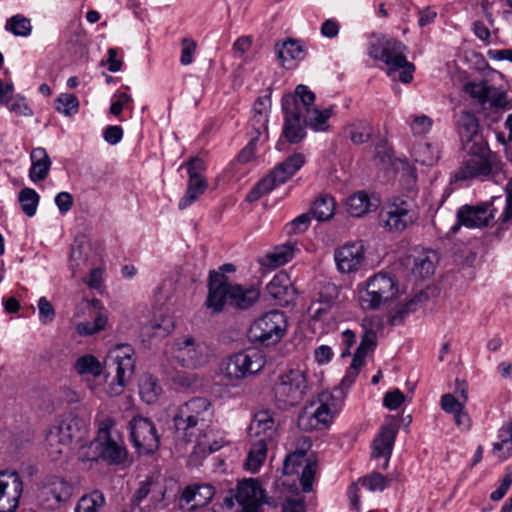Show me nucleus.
I'll return each instance as SVG.
<instances>
[{"label":"nucleus","mask_w":512,"mask_h":512,"mask_svg":"<svg viewBox=\"0 0 512 512\" xmlns=\"http://www.w3.org/2000/svg\"><path fill=\"white\" fill-rule=\"evenodd\" d=\"M214 416V407L206 397H192L180 404L172 416L177 439L193 443L202 450L215 451L217 448H212L208 441Z\"/></svg>","instance_id":"obj_1"},{"label":"nucleus","mask_w":512,"mask_h":512,"mask_svg":"<svg viewBox=\"0 0 512 512\" xmlns=\"http://www.w3.org/2000/svg\"><path fill=\"white\" fill-rule=\"evenodd\" d=\"M260 291L253 285L230 284L226 276L213 273L208 283V296L206 306L214 313H219L226 304L246 310L252 307L259 299Z\"/></svg>","instance_id":"obj_2"},{"label":"nucleus","mask_w":512,"mask_h":512,"mask_svg":"<svg viewBox=\"0 0 512 512\" xmlns=\"http://www.w3.org/2000/svg\"><path fill=\"white\" fill-rule=\"evenodd\" d=\"M416 189L392 196L379 213V223L390 233H402L414 225L420 216Z\"/></svg>","instance_id":"obj_3"},{"label":"nucleus","mask_w":512,"mask_h":512,"mask_svg":"<svg viewBox=\"0 0 512 512\" xmlns=\"http://www.w3.org/2000/svg\"><path fill=\"white\" fill-rule=\"evenodd\" d=\"M87 427L83 419L69 414L57 425L52 426L46 434V450L52 460L66 455L73 443H80L81 450L86 448Z\"/></svg>","instance_id":"obj_4"},{"label":"nucleus","mask_w":512,"mask_h":512,"mask_svg":"<svg viewBox=\"0 0 512 512\" xmlns=\"http://www.w3.org/2000/svg\"><path fill=\"white\" fill-rule=\"evenodd\" d=\"M309 388L305 370L291 368L280 374L275 381L272 393L275 405L282 410L298 405Z\"/></svg>","instance_id":"obj_5"},{"label":"nucleus","mask_w":512,"mask_h":512,"mask_svg":"<svg viewBox=\"0 0 512 512\" xmlns=\"http://www.w3.org/2000/svg\"><path fill=\"white\" fill-rule=\"evenodd\" d=\"M133 356L134 349L128 344L117 345L108 353L104 367L108 375L115 374L108 391L110 396L120 395L131 380L135 369Z\"/></svg>","instance_id":"obj_6"},{"label":"nucleus","mask_w":512,"mask_h":512,"mask_svg":"<svg viewBox=\"0 0 512 512\" xmlns=\"http://www.w3.org/2000/svg\"><path fill=\"white\" fill-rule=\"evenodd\" d=\"M470 157L464 160L454 174L456 181L485 179L492 175L494 178L503 173L504 164L498 160L489 147L481 153L466 152Z\"/></svg>","instance_id":"obj_7"},{"label":"nucleus","mask_w":512,"mask_h":512,"mask_svg":"<svg viewBox=\"0 0 512 512\" xmlns=\"http://www.w3.org/2000/svg\"><path fill=\"white\" fill-rule=\"evenodd\" d=\"M287 330L283 312L273 310L256 319L249 328V340L258 346L269 347L281 341Z\"/></svg>","instance_id":"obj_8"},{"label":"nucleus","mask_w":512,"mask_h":512,"mask_svg":"<svg viewBox=\"0 0 512 512\" xmlns=\"http://www.w3.org/2000/svg\"><path fill=\"white\" fill-rule=\"evenodd\" d=\"M398 292L396 280L385 272H379L367 280L359 290V303L363 310H376L392 300Z\"/></svg>","instance_id":"obj_9"},{"label":"nucleus","mask_w":512,"mask_h":512,"mask_svg":"<svg viewBox=\"0 0 512 512\" xmlns=\"http://www.w3.org/2000/svg\"><path fill=\"white\" fill-rule=\"evenodd\" d=\"M305 163V156L302 153H295L286 160L279 163L265 178L248 193L247 201L253 202L263 195L271 192L274 188L289 180Z\"/></svg>","instance_id":"obj_10"},{"label":"nucleus","mask_w":512,"mask_h":512,"mask_svg":"<svg viewBox=\"0 0 512 512\" xmlns=\"http://www.w3.org/2000/svg\"><path fill=\"white\" fill-rule=\"evenodd\" d=\"M265 366L263 355L256 350H244L227 357L221 372L230 381L241 380L259 373Z\"/></svg>","instance_id":"obj_11"},{"label":"nucleus","mask_w":512,"mask_h":512,"mask_svg":"<svg viewBox=\"0 0 512 512\" xmlns=\"http://www.w3.org/2000/svg\"><path fill=\"white\" fill-rule=\"evenodd\" d=\"M333 406L334 399L329 395H321L317 401L310 402L299 414V428L304 431L327 428L334 417Z\"/></svg>","instance_id":"obj_12"},{"label":"nucleus","mask_w":512,"mask_h":512,"mask_svg":"<svg viewBox=\"0 0 512 512\" xmlns=\"http://www.w3.org/2000/svg\"><path fill=\"white\" fill-rule=\"evenodd\" d=\"M130 439L139 454H153L160 445V437L153 421L149 418L137 415L129 424Z\"/></svg>","instance_id":"obj_13"},{"label":"nucleus","mask_w":512,"mask_h":512,"mask_svg":"<svg viewBox=\"0 0 512 512\" xmlns=\"http://www.w3.org/2000/svg\"><path fill=\"white\" fill-rule=\"evenodd\" d=\"M406 49L401 41L388 36H381L371 44L369 55L384 62L388 66L389 72H392L399 70L406 63Z\"/></svg>","instance_id":"obj_14"},{"label":"nucleus","mask_w":512,"mask_h":512,"mask_svg":"<svg viewBox=\"0 0 512 512\" xmlns=\"http://www.w3.org/2000/svg\"><path fill=\"white\" fill-rule=\"evenodd\" d=\"M174 358L183 367L198 368L208 362V347L191 336L178 339L173 345Z\"/></svg>","instance_id":"obj_15"},{"label":"nucleus","mask_w":512,"mask_h":512,"mask_svg":"<svg viewBox=\"0 0 512 512\" xmlns=\"http://www.w3.org/2000/svg\"><path fill=\"white\" fill-rule=\"evenodd\" d=\"M457 222L451 228L457 232L460 226L480 228L489 226L492 222L500 223L496 218V208L492 203H482L475 206L463 205L456 213Z\"/></svg>","instance_id":"obj_16"},{"label":"nucleus","mask_w":512,"mask_h":512,"mask_svg":"<svg viewBox=\"0 0 512 512\" xmlns=\"http://www.w3.org/2000/svg\"><path fill=\"white\" fill-rule=\"evenodd\" d=\"M95 448L97 452L93 453V455L79 452V459L81 461L102 460L109 465H121L125 463L128 457V451L120 435L95 441Z\"/></svg>","instance_id":"obj_17"},{"label":"nucleus","mask_w":512,"mask_h":512,"mask_svg":"<svg viewBox=\"0 0 512 512\" xmlns=\"http://www.w3.org/2000/svg\"><path fill=\"white\" fill-rule=\"evenodd\" d=\"M458 134L462 149L465 152H482L486 150L488 143L479 131V123L476 116L469 111H461L457 121Z\"/></svg>","instance_id":"obj_18"},{"label":"nucleus","mask_w":512,"mask_h":512,"mask_svg":"<svg viewBox=\"0 0 512 512\" xmlns=\"http://www.w3.org/2000/svg\"><path fill=\"white\" fill-rule=\"evenodd\" d=\"M282 111L284 123L282 137L290 144H298L306 137V128L303 115H300L292 97H282Z\"/></svg>","instance_id":"obj_19"},{"label":"nucleus","mask_w":512,"mask_h":512,"mask_svg":"<svg viewBox=\"0 0 512 512\" xmlns=\"http://www.w3.org/2000/svg\"><path fill=\"white\" fill-rule=\"evenodd\" d=\"M22 492L23 483L18 472H0V512H15Z\"/></svg>","instance_id":"obj_20"},{"label":"nucleus","mask_w":512,"mask_h":512,"mask_svg":"<svg viewBox=\"0 0 512 512\" xmlns=\"http://www.w3.org/2000/svg\"><path fill=\"white\" fill-rule=\"evenodd\" d=\"M337 269L341 273H353L360 269L365 260L362 242H353L337 248L334 252Z\"/></svg>","instance_id":"obj_21"},{"label":"nucleus","mask_w":512,"mask_h":512,"mask_svg":"<svg viewBox=\"0 0 512 512\" xmlns=\"http://www.w3.org/2000/svg\"><path fill=\"white\" fill-rule=\"evenodd\" d=\"M215 495V488L211 484H192L184 488L179 499L182 510L195 511L207 505Z\"/></svg>","instance_id":"obj_22"},{"label":"nucleus","mask_w":512,"mask_h":512,"mask_svg":"<svg viewBox=\"0 0 512 512\" xmlns=\"http://www.w3.org/2000/svg\"><path fill=\"white\" fill-rule=\"evenodd\" d=\"M71 495V486L63 478L48 476L39 488V498L48 502V506L54 508L66 501Z\"/></svg>","instance_id":"obj_23"},{"label":"nucleus","mask_w":512,"mask_h":512,"mask_svg":"<svg viewBox=\"0 0 512 512\" xmlns=\"http://www.w3.org/2000/svg\"><path fill=\"white\" fill-rule=\"evenodd\" d=\"M235 498L242 509L258 512L259 505L265 502V491L257 480L247 479L238 483Z\"/></svg>","instance_id":"obj_24"},{"label":"nucleus","mask_w":512,"mask_h":512,"mask_svg":"<svg viewBox=\"0 0 512 512\" xmlns=\"http://www.w3.org/2000/svg\"><path fill=\"white\" fill-rule=\"evenodd\" d=\"M277 427L273 412L270 410L256 412L249 426L250 441L259 439L265 443H270L276 436Z\"/></svg>","instance_id":"obj_25"},{"label":"nucleus","mask_w":512,"mask_h":512,"mask_svg":"<svg viewBox=\"0 0 512 512\" xmlns=\"http://www.w3.org/2000/svg\"><path fill=\"white\" fill-rule=\"evenodd\" d=\"M268 294L280 305L287 306L295 300L296 290L286 272L277 273L267 284Z\"/></svg>","instance_id":"obj_26"},{"label":"nucleus","mask_w":512,"mask_h":512,"mask_svg":"<svg viewBox=\"0 0 512 512\" xmlns=\"http://www.w3.org/2000/svg\"><path fill=\"white\" fill-rule=\"evenodd\" d=\"M396 435L397 427L394 424H388L382 427L381 432L373 441L372 455L375 458H385L383 469L388 467Z\"/></svg>","instance_id":"obj_27"},{"label":"nucleus","mask_w":512,"mask_h":512,"mask_svg":"<svg viewBox=\"0 0 512 512\" xmlns=\"http://www.w3.org/2000/svg\"><path fill=\"white\" fill-rule=\"evenodd\" d=\"M296 251H298L297 244L289 241L274 247L261 259L260 263L262 266L275 269L291 261Z\"/></svg>","instance_id":"obj_28"},{"label":"nucleus","mask_w":512,"mask_h":512,"mask_svg":"<svg viewBox=\"0 0 512 512\" xmlns=\"http://www.w3.org/2000/svg\"><path fill=\"white\" fill-rule=\"evenodd\" d=\"M30 159L31 167L29 177L31 181L38 182L46 179L52 164L46 149L42 147L33 149L30 154Z\"/></svg>","instance_id":"obj_29"},{"label":"nucleus","mask_w":512,"mask_h":512,"mask_svg":"<svg viewBox=\"0 0 512 512\" xmlns=\"http://www.w3.org/2000/svg\"><path fill=\"white\" fill-rule=\"evenodd\" d=\"M334 114V107L330 106L323 110L316 107L304 114L306 125L315 132H326L329 130V119Z\"/></svg>","instance_id":"obj_30"},{"label":"nucleus","mask_w":512,"mask_h":512,"mask_svg":"<svg viewBox=\"0 0 512 512\" xmlns=\"http://www.w3.org/2000/svg\"><path fill=\"white\" fill-rule=\"evenodd\" d=\"M208 188V181L204 178L188 179V185L184 196L178 202V208L184 210L194 202H196L201 195L205 193Z\"/></svg>","instance_id":"obj_31"},{"label":"nucleus","mask_w":512,"mask_h":512,"mask_svg":"<svg viewBox=\"0 0 512 512\" xmlns=\"http://www.w3.org/2000/svg\"><path fill=\"white\" fill-rule=\"evenodd\" d=\"M275 52L283 66L290 60L303 59L305 54V50L301 42L293 39H289L281 44L276 43Z\"/></svg>","instance_id":"obj_32"},{"label":"nucleus","mask_w":512,"mask_h":512,"mask_svg":"<svg viewBox=\"0 0 512 512\" xmlns=\"http://www.w3.org/2000/svg\"><path fill=\"white\" fill-rule=\"evenodd\" d=\"M370 326L371 321L364 319L362 322L364 333L362 335L360 345L356 349V352L353 357L355 358V362L357 363L358 360L364 362V359L368 355V353L373 351L377 345V334Z\"/></svg>","instance_id":"obj_33"},{"label":"nucleus","mask_w":512,"mask_h":512,"mask_svg":"<svg viewBox=\"0 0 512 512\" xmlns=\"http://www.w3.org/2000/svg\"><path fill=\"white\" fill-rule=\"evenodd\" d=\"M174 327L173 319L165 316L149 321L142 327V333L150 338H165L174 330Z\"/></svg>","instance_id":"obj_34"},{"label":"nucleus","mask_w":512,"mask_h":512,"mask_svg":"<svg viewBox=\"0 0 512 512\" xmlns=\"http://www.w3.org/2000/svg\"><path fill=\"white\" fill-rule=\"evenodd\" d=\"M335 200L328 194H321L314 201L310 210L311 215L318 221H327L331 219L335 212Z\"/></svg>","instance_id":"obj_35"},{"label":"nucleus","mask_w":512,"mask_h":512,"mask_svg":"<svg viewBox=\"0 0 512 512\" xmlns=\"http://www.w3.org/2000/svg\"><path fill=\"white\" fill-rule=\"evenodd\" d=\"M283 97H292L299 114L303 116L310 109L315 107V94L306 85L303 84L296 86L294 94H286Z\"/></svg>","instance_id":"obj_36"},{"label":"nucleus","mask_w":512,"mask_h":512,"mask_svg":"<svg viewBox=\"0 0 512 512\" xmlns=\"http://www.w3.org/2000/svg\"><path fill=\"white\" fill-rule=\"evenodd\" d=\"M498 438L499 441L493 444V452L504 461L512 454V421L500 429Z\"/></svg>","instance_id":"obj_37"},{"label":"nucleus","mask_w":512,"mask_h":512,"mask_svg":"<svg viewBox=\"0 0 512 512\" xmlns=\"http://www.w3.org/2000/svg\"><path fill=\"white\" fill-rule=\"evenodd\" d=\"M268 443L263 440L251 441L245 466L247 470L255 473L266 459Z\"/></svg>","instance_id":"obj_38"},{"label":"nucleus","mask_w":512,"mask_h":512,"mask_svg":"<svg viewBox=\"0 0 512 512\" xmlns=\"http://www.w3.org/2000/svg\"><path fill=\"white\" fill-rule=\"evenodd\" d=\"M414 160L422 165L431 166L439 159L437 147L428 142H419L412 150Z\"/></svg>","instance_id":"obj_39"},{"label":"nucleus","mask_w":512,"mask_h":512,"mask_svg":"<svg viewBox=\"0 0 512 512\" xmlns=\"http://www.w3.org/2000/svg\"><path fill=\"white\" fill-rule=\"evenodd\" d=\"M348 213L353 217H361L371 210L370 199L365 192H357L346 201Z\"/></svg>","instance_id":"obj_40"},{"label":"nucleus","mask_w":512,"mask_h":512,"mask_svg":"<svg viewBox=\"0 0 512 512\" xmlns=\"http://www.w3.org/2000/svg\"><path fill=\"white\" fill-rule=\"evenodd\" d=\"M162 389L156 378L152 375H145L139 383V394L143 401L148 404L154 403Z\"/></svg>","instance_id":"obj_41"},{"label":"nucleus","mask_w":512,"mask_h":512,"mask_svg":"<svg viewBox=\"0 0 512 512\" xmlns=\"http://www.w3.org/2000/svg\"><path fill=\"white\" fill-rule=\"evenodd\" d=\"M74 369L79 375L89 374L94 377H99L103 372L100 361L90 354L79 357L75 361Z\"/></svg>","instance_id":"obj_42"},{"label":"nucleus","mask_w":512,"mask_h":512,"mask_svg":"<svg viewBox=\"0 0 512 512\" xmlns=\"http://www.w3.org/2000/svg\"><path fill=\"white\" fill-rule=\"evenodd\" d=\"M104 504V494L99 490H94L80 498L75 507V512H97Z\"/></svg>","instance_id":"obj_43"},{"label":"nucleus","mask_w":512,"mask_h":512,"mask_svg":"<svg viewBox=\"0 0 512 512\" xmlns=\"http://www.w3.org/2000/svg\"><path fill=\"white\" fill-rule=\"evenodd\" d=\"M39 200V194L32 188L25 187L18 193L21 210L28 217H33L36 214Z\"/></svg>","instance_id":"obj_44"},{"label":"nucleus","mask_w":512,"mask_h":512,"mask_svg":"<svg viewBox=\"0 0 512 512\" xmlns=\"http://www.w3.org/2000/svg\"><path fill=\"white\" fill-rule=\"evenodd\" d=\"M350 140L356 144H364L369 141L372 136L373 129L366 121H356L346 128Z\"/></svg>","instance_id":"obj_45"},{"label":"nucleus","mask_w":512,"mask_h":512,"mask_svg":"<svg viewBox=\"0 0 512 512\" xmlns=\"http://www.w3.org/2000/svg\"><path fill=\"white\" fill-rule=\"evenodd\" d=\"M435 254L421 253L414 257L412 272L415 276L420 278H427L434 273Z\"/></svg>","instance_id":"obj_46"},{"label":"nucleus","mask_w":512,"mask_h":512,"mask_svg":"<svg viewBox=\"0 0 512 512\" xmlns=\"http://www.w3.org/2000/svg\"><path fill=\"white\" fill-rule=\"evenodd\" d=\"M107 316L98 312L93 322H81L76 325V332L80 336H90L105 329Z\"/></svg>","instance_id":"obj_47"},{"label":"nucleus","mask_w":512,"mask_h":512,"mask_svg":"<svg viewBox=\"0 0 512 512\" xmlns=\"http://www.w3.org/2000/svg\"><path fill=\"white\" fill-rule=\"evenodd\" d=\"M55 109L65 116L74 115L79 109L78 98L69 93L60 94L55 100Z\"/></svg>","instance_id":"obj_48"},{"label":"nucleus","mask_w":512,"mask_h":512,"mask_svg":"<svg viewBox=\"0 0 512 512\" xmlns=\"http://www.w3.org/2000/svg\"><path fill=\"white\" fill-rule=\"evenodd\" d=\"M6 30L12 32L15 36L26 37L31 34L30 20L20 14L11 17L5 26Z\"/></svg>","instance_id":"obj_49"},{"label":"nucleus","mask_w":512,"mask_h":512,"mask_svg":"<svg viewBox=\"0 0 512 512\" xmlns=\"http://www.w3.org/2000/svg\"><path fill=\"white\" fill-rule=\"evenodd\" d=\"M317 470V460L314 456H309L302 469L300 483L305 493L312 491L313 481Z\"/></svg>","instance_id":"obj_50"},{"label":"nucleus","mask_w":512,"mask_h":512,"mask_svg":"<svg viewBox=\"0 0 512 512\" xmlns=\"http://www.w3.org/2000/svg\"><path fill=\"white\" fill-rule=\"evenodd\" d=\"M490 85L486 81L468 82L464 85V91L480 104L488 102Z\"/></svg>","instance_id":"obj_51"},{"label":"nucleus","mask_w":512,"mask_h":512,"mask_svg":"<svg viewBox=\"0 0 512 512\" xmlns=\"http://www.w3.org/2000/svg\"><path fill=\"white\" fill-rule=\"evenodd\" d=\"M360 481L369 491H383L389 485L391 479L378 472H372L361 478Z\"/></svg>","instance_id":"obj_52"},{"label":"nucleus","mask_w":512,"mask_h":512,"mask_svg":"<svg viewBox=\"0 0 512 512\" xmlns=\"http://www.w3.org/2000/svg\"><path fill=\"white\" fill-rule=\"evenodd\" d=\"M411 132L415 136L427 134L433 125V120L427 115H413L409 122Z\"/></svg>","instance_id":"obj_53"},{"label":"nucleus","mask_w":512,"mask_h":512,"mask_svg":"<svg viewBox=\"0 0 512 512\" xmlns=\"http://www.w3.org/2000/svg\"><path fill=\"white\" fill-rule=\"evenodd\" d=\"M488 102L490 107L493 109H510L512 104L508 99V95L505 91L490 86Z\"/></svg>","instance_id":"obj_54"},{"label":"nucleus","mask_w":512,"mask_h":512,"mask_svg":"<svg viewBox=\"0 0 512 512\" xmlns=\"http://www.w3.org/2000/svg\"><path fill=\"white\" fill-rule=\"evenodd\" d=\"M306 452L303 450H296L286 456L283 462V473L285 475H292L297 472V469L302 466L305 461Z\"/></svg>","instance_id":"obj_55"},{"label":"nucleus","mask_w":512,"mask_h":512,"mask_svg":"<svg viewBox=\"0 0 512 512\" xmlns=\"http://www.w3.org/2000/svg\"><path fill=\"white\" fill-rule=\"evenodd\" d=\"M420 302V297L415 296L402 305L393 315L390 316L389 322L391 325H400L403 323L405 317L414 312Z\"/></svg>","instance_id":"obj_56"},{"label":"nucleus","mask_w":512,"mask_h":512,"mask_svg":"<svg viewBox=\"0 0 512 512\" xmlns=\"http://www.w3.org/2000/svg\"><path fill=\"white\" fill-rule=\"evenodd\" d=\"M98 435L95 441H101L108 438L115 437L117 434L113 432L116 425L115 420L111 417H103L96 420Z\"/></svg>","instance_id":"obj_57"},{"label":"nucleus","mask_w":512,"mask_h":512,"mask_svg":"<svg viewBox=\"0 0 512 512\" xmlns=\"http://www.w3.org/2000/svg\"><path fill=\"white\" fill-rule=\"evenodd\" d=\"M268 117L264 115H253L249 122L251 131L249 132L251 138L258 141L259 138L267 133Z\"/></svg>","instance_id":"obj_58"},{"label":"nucleus","mask_w":512,"mask_h":512,"mask_svg":"<svg viewBox=\"0 0 512 512\" xmlns=\"http://www.w3.org/2000/svg\"><path fill=\"white\" fill-rule=\"evenodd\" d=\"M182 50L180 63L184 66L190 65L194 60L197 44L190 38H183L181 41Z\"/></svg>","instance_id":"obj_59"},{"label":"nucleus","mask_w":512,"mask_h":512,"mask_svg":"<svg viewBox=\"0 0 512 512\" xmlns=\"http://www.w3.org/2000/svg\"><path fill=\"white\" fill-rule=\"evenodd\" d=\"M506 201L505 207L500 215L497 217V221H500L501 225L506 224L512 219V178L506 184Z\"/></svg>","instance_id":"obj_60"},{"label":"nucleus","mask_w":512,"mask_h":512,"mask_svg":"<svg viewBox=\"0 0 512 512\" xmlns=\"http://www.w3.org/2000/svg\"><path fill=\"white\" fill-rule=\"evenodd\" d=\"M405 399L406 397L401 390L394 389L384 395L383 405L389 410H396L403 404Z\"/></svg>","instance_id":"obj_61"},{"label":"nucleus","mask_w":512,"mask_h":512,"mask_svg":"<svg viewBox=\"0 0 512 512\" xmlns=\"http://www.w3.org/2000/svg\"><path fill=\"white\" fill-rule=\"evenodd\" d=\"M39 319L43 324L50 323L55 318V310L46 297L38 300Z\"/></svg>","instance_id":"obj_62"},{"label":"nucleus","mask_w":512,"mask_h":512,"mask_svg":"<svg viewBox=\"0 0 512 512\" xmlns=\"http://www.w3.org/2000/svg\"><path fill=\"white\" fill-rule=\"evenodd\" d=\"M311 216V212H309L296 217L287 225L288 233H301L306 231L309 227Z\"/></svg>","instance_id":"obj_63"},{"label":"nucleus","mask_w":512,"mask_h":512,"mask_svg":"<svg viewBox=\"0 0 512 512\" xmlns=\"http://www.w3.org/2000/svg\"><path fill=\"white\" fill-rule=\"evenodd\" d=\"M441 408L447 413L454 414L464 409V403L456 399L452 394H444L441 397Z\"/></svg>","instance_id":"obj_64"}]
</instances>
